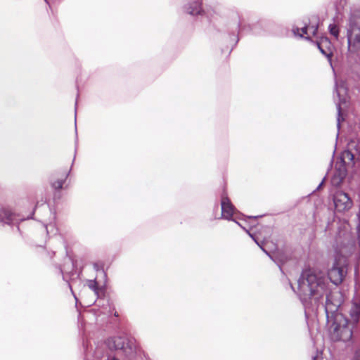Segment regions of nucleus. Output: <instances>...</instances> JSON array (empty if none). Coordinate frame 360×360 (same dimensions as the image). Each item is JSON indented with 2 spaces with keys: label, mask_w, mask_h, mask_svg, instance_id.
<instances>
[{
  "label": "nucleus",
  "mask_w": 360,
  "mask_h": 360,
  "mask_svg": "<svg viewBox=\"0 0 360 360\" xmlns=\"http://www.w3.org/2000/svg\"><path fill=\"white\" fill-rule=\"evenodd\" d=\"M292 290L296 292L303 304L305 311H314L319 308L320 303H323L326 296L325 311L328 324L330 325V336L333 341L347 342L351 340L353 335V328L356 326L360 316V304L353 300L349 310L352 323L340 311V303L338 300L335 302L330 300L328 294L326 277L321 271L315 269H304L297 281V290L290 283Z\"/></svg>",
  "instance_id": "obj_1"
},
{
  "label": "nucleus",
  "mask_w": 360,
  "mask_h": 360,
  "mask_svg": "<svg viewBox=\"0 0 360 360\" xmlns=\"http://www.w3.org/2000/svg\"><path fill=\"white\" fill-rule=\"evenodd\" d=\"M105 345L110 351H120L126 357H130L136 354V347L133 340L126 336L118 335L107 338Z\"/></svg>",
  "instance_id": "obj_2"
},
{
  "label": "nucleus",
  "mask_w": 360,
  "mask_h": 360,
  "mask_svg": "<svg viewBox=\"0 0 360 360\" xmlns=\"http://www.w3.org/2000/svg\"><path fill=\"white\" fill-rule=\"evenodd\" d=\"M347 38L349 50L353 52L360 50V11L351 15Z\"/></svg>",
  "instance_id": "obj_3"
},
{
  "label": "nucleus",
  "mask_w": 360,
  "mask_h": 360,
  "mask_svg": "<svg viewBox=\"0 0 360 360\" xmlns=\"http://www.w3.org/2000/svg\"><path fill=\"white\" fill-rule=\"evenodd\" d=\"M333 199L335 208L339 212L347 211L353 205V201L351 198L342 191H337L334 193Z\"/></svg>",
  "instance_id": "obj_4"
},
{
  "label": "nucleus",
  "mask_w": 360,
  "mask_h": 360,
  "mask_svg": "<svg viewBox=\"0 0 360 360\" xmlns=\"http://www.w3.org/2000/svg\"><path fill=\"white\" fill-rule=\"evenodd\" d=\"M346 273L345 267L340 266L338 261L335 260L333 266L328 271V277L331 283L338 285L342 282Z\"/></svg>",
  "instance_id": "obj_5"
},
{
  "label": "nucleus",
  "mask_w": 360,
  "mask_h": 360,
  "mask_svg": "<svg viewBox=\"0 0 360 360\" xmlns=\"http://www.w3.org/2000/svg\"><path fill=\"white\" fill-rule=\"evenodd\" d=\"M347 174L346 166L344 163H337L330 179V183L333 186H340Z\"/></svg>",
  "instance_id": "obj_6"
},
{
  "label": "nucleus",
  "mask_w": 360,
  "mask_h": 360,
  "mask_svg": "<svg viewBox=\"0 0 360 360\" xmlns=\"http://www.w3.org/2000/svg\"><path fill=\"white\" fill-rule=\"evenodd\" d=\"M221 218L227 220H233V215L236 210L227 195H223L221 200Z\"/></svg>",
  "instance_id": "obj_7"
},
{
  "label": "nucleus",
  "mask_w": 360,
  "mask_h": 360,
  "mask_svg": "<svg viewBox=\"0 0 360 360\" xmlns=\"http://www.w3.org/2000/svg\"><path fill=\"white\" fill-rule=\"evenodd\" d=\"M237 22H236V29H238V34H243V33H249L251 32L253 34H262V26L260 22H257L253 24L252 25H244L242 26V22L240 19L239 15L237 13Z\"/></svg>",
  "instance_id": "obj_8"
},
{
  "label": "nucleus",
  "mask_w": 360,
  "mask_h": 360,
  "mask_svg": "<svg viewBox=\"0 0 360 360\" xmlns=\"http://www.w3.org/2000/svg\"><path fill=\"white\" fill-rule=\"evenodd\" d=\"M335 89L337 96L339 98V102L336 104V108H337V110H338V117H337V128H338L337 138H338V135H339V130L340 129V122L342 120H344V118L342 117V113H341V104L345 103V98L341 97L340 92H341V91H345V88L343 86V84L339 86L338 84V82H335Z\"/></svg>",
  "instance_id": "obj_9"
},
{
  "label": "nucleus",
  "mask_w": 360,
  "mask_h": 360,
  "mask_svg": "<svg viewBox=\"0 0 360 360\" xmlns=\"http://www.w3.org/2000/svg\"><path fill=\"white\" fill-rule=\"evenodd\" d=\"M316 45L321 53L331 62L333 51L330 39L328 37H322L320 41H316Z\"/></svg>",
  "instance_id": "obj_10"
},
{
  "label": "nucleus",
  "mask_w": 360,
  "mask_h": 360,
  "mask_svg": "<svg viewBox=\"0 0 360 360\" xmlns=\"http://www.w3.org/2000/svg\"><path fill=\"white\" fill-rule=\"evenodd\" d=\"M19 220H22V219H18L15 214L8 210L4 209L0 212V222L3 224L14 225L18 224Z\"/></svg>",
  "instance_id": "obj_11"
},
{
  "label": "nucleus",
  "mask_w": 360,
  "mask_h": 360,
  "mask_svg": "<svg viewBox=\"0 0 360 360\" xmlns=\"http://www.w3.org/2000/svg\"><path fill=\"white\" fill-rule=\"evenodd\" d=\"M202 0H195L192 3H188L184 6V10L188 14L191 15H202Z\"/></svg>",
  "instance_id": "obj_12"
},
{
  "label": "nucleus",
  "mask_w": 360,
  "mask_h": 360,
  "mask_svg": "<svg viewBox=\"0 0 360 360\" xmlns=\"http://www.w3.org/2000/svg\"><path fill=\"white\" fill-rule=\"evenodd\" d=\"M234 222H236L238 226H240L243 230L245 231V232L247 233H248V235L254 240V241L258 245V246L271 258L272 259L276 264L278 266L279 269H281V271H282V268H281V264L282 263H281L280 262H276V260L272 257L270 255V254L262 247V245L254 237V236L248 230L246 229L245 227H243L242 226V224H240L239 222H238L237 221H236L235 219L233 220Z\"/></svg>",
  "instance_id": "obj_13"
},
{
  "label": "nucleus",
  "mask_w": 360,
  "mask_h": 360,
  "mask_svg": "<svg viewBox=\"0 0 360 360\" xmlns=\"http://www.w3.org/2000/svg\"><path fill=\"white\" fill-rule=\"evenodd\" d=\"M69 172H65L60 178L57 179L56 180H52L51 181V187L56 190V191H60L63 188V186L64 183L65 182L68 175Z\"/></svg>",
  "instance_id": "obj_14"
},
{
  "label": "nucleus",
  "mask_w": 360,
  "mask_h": 360,
  "mask_svg": "<svg viewBox=\"0 0 360 360\" xmlns=\"http://www.w3.org/2000/svg\"><path fill=\"white\" fill-rule=\"evenodd\" d=\"M308 29L309 25L307 23L305 22L304 25L301 28L298 27L297 26H293L292 31L295 36H299L301 38L304 37V34H307V36L305 37L304 38L307 40H309L310 37L309 36L308 34Z\"/></svg>",
  "instance_id": "obj_15"
},
{
  "label": "nucleus",
  "mask_w": 360,
  "mask_h": 360,
  "mask_svg": "<svg viewBox=\"0 0 360 360\" xmlns=\"http://www.w3.org/2000/svg\"><path fill=\"white\" fill-rule=\"evenodd\" d=\"M87 285L91 289L94 294L99 297V292L101 290V288H98V283L96 282V279L94 280H88L87 281Z\"/></svg>",
  "instance_id": "obj_16"
},
{
  "label": "nucleus",
  "mask_w": 360,
  "mask_h": 360,
  "mask_svg": "<svg viewBox=\"0 0 360 360\" xmlns=\"http://www.w3.org/2000/svg\"><path fill=\"white\" fill-rule=\"evenodd\" d=\"M328 30L330 34L334 36L338 39L339 35V29L338 26L335 24H330L328 26Z\"/></svg>",
  "instance_id": "obj_17"
},
{
  "label": "nucleus",
  "mask_w": 360,
  "mask_h": 360,
  "mask_svg": "<svg viewBox=\"0 0 360 360\" xmlns=\"http://www.w3.org/2000/svg\"><path fill=\"white\" fill-rule=\"evenodd\" d=\"M308 31H309L312 35H316L318 31V25H312L311 26H309Z\"/></svg>",
  "instance_id": "obj_18"
},
{
  "label": "nucleus",
  "mask_w": 360,
  "mask_h": 360,
  "mask_svg": "<svg viewBox=\"0 0 360 360\" xmlns=\"http://www.w3.org/2000/svg\"><path fill=\"white\" fill-rule=\"evenodd\" d=\"M322 352L321 351H316V353L314 355L312 356V360H322Z\"/></svg>",
  "instance_id": "obj_19"
},
{
  "label": "nucleus",
  "mask_w": 360,
  "mask_h": 360,
  "mask_svg": "<svg viewBox=\"0 0 360 360\" xmlns=\"http://www.w3.org/2000/svg\"><path fill=\"white\" fill-rule=\"evenodd\" d=\"M230 37L231 38V40L234 41V46H236L239 40L238 36L232 34L231 35H230Z\"/></svg>",
  "instance_id": "obj_20"
},
{
  "label": "nucleus",
  "mask_w": 360,
  "mask_h": 360,
  "mask_svg": "<svg viewBox=\"0 0 360 360\" xmlns=\"http://www.w3.org/2000/svg\"><path fill=\"white\" fill-rule=\"evenodd\" d=\"M353 360H360V349L355 351Z\"/></svg>",
  "instance_id": "obj_21"
},
{
  "label": "nucleus",
  "mask_w": 360,
  "mask_h": 360,
  "mask_svg": "<svg viewBox=\"0 0 360 360\" xmlns=\"http://www.w3.org/2000/svg\"><path fill=\"white\" fill-rule=\"evenodd\" d=\"M344 155L347 156L350 160H352L354 158V155L349 151H346Z\"/></svg>",
  "instance_id": "obj_22"
},
{
  "label": "nucleus",
  "mask_w": 360,
  "mask_h": 360,
  "mask_svg": "<svg viewBox=\"0 0 360 360\" xmlns=\"http://www.w3.org/2000/svg\"><path fill=\"white\" fill-rule=\"evenodd\" d=\"M75 134H76V140H75V151L77 150V141H78V139H77V125L75 124Z\"/></svg>",
  "instance_id": "obj_23"
},
{
  "label": "nucleus",
  "mask_w": 360,
  "mask_h": 360,
  "mask_svg": "<svg viewBox=\"0 0 360 360\" xmlns=\"http://www.w3.org/2000/svg\"><path fill=\"white\" fill-rule=\"evenodd\" d=\"M59 271H60V274H62L63 280L66 281L67 282H68V281L66 280L65 276L64 275L63 271V269H62V268L60 266H59Z\"/></svg>",
  "instance_id": "obj_24"
},
{
  "label": "nucleus",
  "mask_w": 360,
  "mask_h": 360,
  "mask_svg": "<svg viewBox=\"0 0 360 360\" xmlns=\"http://www.w3.org/2000/svg\"><path fill=\"white\" fill-rule=\"evenodd\" d=\"M262 215H258V216H246L247 218L248 219H257V218H259V217H262Z\"/></svg>",
  "instance_id": "obj_25"
},
{
  "label": "nucleus",
  "mask_w": 360,
  "mask_h": 360,
  "mask_svg": "<svg viewBox=\"0 0 360 360\" xmlns=\"http://www.w3.org/2000/svg\"><path fill=\"white\" fill-rule=\"evenodd\" d=\"M325 179H326V177H324V178L323 179L322 181H321V182L319 184V185L318 186L317 189H319V188L322 186V185H323V181H324V180H325Z\"/></svg>",
  "instance_id": "obj_26"
},
{
  "label": "nucleus",
  "mask_w": 360,
  "mask_h": 360,
  "mask_svg": "<svg viewBox=\"0 0 360 360\" xmlns=\"http://www.w3.org/2000/svg\"><path fill=\"white\" fill-rule=\"evenodd\" d=\"M106 360H119V359L117 358H116V357H112L111 359L108 358Z\"/></svg>",
  "instance_id": "obj_27"
},
{
  "label": "nucleus",
  "mask_w": 360,
  "mask_h": 360,
  "mask_svg": "<svg viewBox=\"0 0 360 360\" xmlns=\"http://www.w3.org/2000/svg\"><path fill=\"white\" fill-rule=\"evenodd\" d=\"M94 268H95L96 270H98V265H97V264H94Z\"/></svg>",
  "instance_id": "obj_28"
},
{
  "label": "nucleus",
  "mask_w": 360,
  "mask_h": 360,
  "mask_svg": "<svg viewBox=\"0 0 360 360\" xmlns=\"http://www.w3.org/2000/svg\"><path fill=\"white\" fill-rule=\"evenodd\" d=\"M77 100H76V102H75V108H77Z\"/></svg>",
  "instance_id": "obj_29"
},
{
  "label": "nucleus",
  "mask_w": 360,
  "mask_h": 360,
  "mask_svg": "<svg viewBox=\"0 0 360 360\" xmlns=\"http://www.w3.org/2000/svg\"><path fill=\"white\" fill-rule=\"evenodd\" d=\"M46 1V4H49V2L48 0H44Z\"/></svg>",
  "instance_id": "obj_30"
},
{
  "label": "nucleus",
  "mask_w": 360,
  "mask_h": 360,
  "mask_svg": "<svg viewBox=\"0 0 360 360\" xmlns=\"http://www.w3.org/2000/svg\"><path fill=\"white\" fill-rule=\"evenodd\" d=\"M115 316H118V314H117V313H115Z\"/></svg>",
  "instance_id": "obj_31"
}]
</instances>
